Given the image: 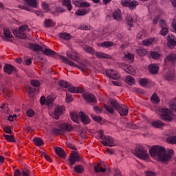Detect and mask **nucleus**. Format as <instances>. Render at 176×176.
<instances>
[{
	"instance_id": "f257e3e1",
	"label": "nucleus",
	"mask_w": 176,
	"mask_h": 176,
	"mask_svg": "<svg viewBox=\"0 0 176 176\" xmlns=\"http://www.w3.org/2000/svg\"><path fill=\"white\" fill-rule=\"evenodd\" d=\"M149 153L151 157H157L162 163L167 164L170 162L174 155V150L166 148L160 146H153L150 150Z\"/></svg>"
},
{
	"instance_id": "f03ea898",
	"label": "nucleus",
	"mask_w": 176,
	"mask_h": 176,
	"mask_svg": "<svg viewBox=\"0 0 176 176\" xmlns=\"http://www.w3.org/2000/svg\"><path fill=\"white\" fill-rule=\"evenodd\" d=\"M109 102L111 107H113L116 111H118L121 116H127L129 114V107H127V106L120 104L115 99H110Z\"/></svg>"
},
{
	"instance_id": "7ed1b4c3",
	"label": "nucleus",
	"mask_w": 176,
	"mask_h": 176,
	"mask_svg": "<svg viewBox=\"0 0 176 176\" xmlns=\"http://www.w3.org/2000/svg\"><path fill=\"white\" fill-rule=\"evenodd\" d=\"M134 155L142 159V160H148L149 158V154H148V150L144 148L142 146H137L135 148Z\"/></svg>"
},
{
	"instance_id": "20e7f679",
	"label": "nucleus",
	"mask_w": 176,
	"mask_h": 176,
	"mask_svg": "<svg viewBox=\"0 0 176 176\" xmlns=\"http://www.w3.org/2000/svg\"><path fill=\"white\" fill-rule=\"evenodd\" d=\"M100 140H102V144L104 146H115V140L112 137L104 135V131L100 130L98 132Z\"/></svg>"
},
{
	"instance_id": "39448f33",
	"label": "nucleus",
	"mask_w": 176,
	"mask_h": 176,
	"mask_svg": "<svg viewBox=\"0 0 176 176\" xmlns=\"http://www.w3.org/2000/svg\"><path fill=\"white\" fill-rule=\"evenodd\" d=\"M160 112V118L162 120L166 122H171L173 118L171 117V111L166 107H159Z\"/></svg>"
},
{
	"instance_id": "423d86ee",
	"label": "nucleus",
	"mask_w": 176,
	"mask_h": 176,
	"mask_svg": "<svg viewBox=\"0 0 176 176\" xmlns=\"http://www.w3.org/2000/svg\"><path fill=\"white\" fill-rule=\"evenodd\" d=\"M74 127L69 124L63 123L60 124V128H54L52 131L54 134H63L64 131H72Z\"/></svg>"
},
{
	"instance_id": "0eeeda50",
	"label": "nucleus",
	"mask_w": 176,
	"mask_h": 176,
	"mask_svg": "<svg viewBox=\"0 0 176 176\" xmlns=\"http://www.w3.org/2000/svg\"><path fill=\"white\" fill-rule=\"evenodd\" d=\"M82 97L89 104H97V99L93 94L85 92L82 94Z\"/></svg>"
},
{
	"instance_id": "6e6552de",
	"label": "nucleus",
	"mask_w": 176,
	"mask_h": 176,
	"mask_svg": "<svg viewBox=\"0 0 176 176\" xmlns=\"http://www.w3.org/2000/svg\"><path fill=\"white\" fill-rule=\"evenodd\" d=\"M56 100V98H54V95H50L46 98L45 96H41L40 99V102L41 105H52L53 104V102Z\"/></svg>"
},
{
	"instance_id": "1a4fd4ad",
	"label": "nucleus",
	"mask_w": 176,
	"mask_h": 176,
	"mask_svg": "<svg viewBox=\"0 0 176 176\" xmlns=\"http://www.w3.org/2000/svg\"><path fill=\"white\" fill-rule=\"evenodd\" d=\"M168 138H166V142L168 144H176V132L174 130H169L167 133Z\"/></svg>"
},
{
	"instance_id": "9d476101",
	"label": "nucleus",
	"mask_w": 176,
	"mask_h": 176,
	"mask_svg": "<svg viewBox=\"0 0 176 176\" xmlns=\"http://www.w3.org/2000/svg\"><path fill=\"white\" fill-rule=\"evenodd\" d=\"M64 112V107L63 106H56L54 109V111L52 113V118L54 119H59L60 116L63 115Z\"/></svg>"
},
{
	"instance_id": "9b49d317",
	"label": "nucleus",
	"mask_w": 176,
	"mask_h": 176,
	"mask_svg": "<svg viewBox=\"0 0 176 176\" xmlns=\"http://www.w3.org/2000/svg\"><path fill=\"white\" fill-rule=\"evenodd\" d=\"M66 55L74 61H78L79 60V54L74 50L67 52Z\"/></svg>"
},
{
	"instance_id": "f8f14e48",
	"label": "nucleus",
	"mask_w": 176,
	"mask_h": 176,
	"mask_svg": "<svg viewBox=\"0 0 176 176\" xmlns=\"http://www.w3.org/2000/svg\"><path fill=\"white\" fill-rule=\"evenodd\" d=\"M29 49L33 52H43V47L34 43H29Z\"/></svg>"
},
{
	"instance_id": "ddd939ff",
	"label": "nucleus",
	"mask_w": 176,
	"mask_h": 176,
	"mask_svg": "<svg viewBox=\"0 0 176 176\" xmlns=\"http://www.w3.org/2000/svg\"><path fill=\"white\" fill-rule=\"evenodd\" d=\"M73 3L75 6L81 8H89V6H90V3L82 0H73Z\"/></svg>"
},
{
	"instance_id": "4468645a",
	"label": "nucleus",
	"mask_w": 176,
	"mask_h": 176,
	"mask_svg": "<svg viewBox=\"0 0 176 176\" xmlns=\"http://www.w3.org/2000/svg\"><path fill=\"white\" fill-rule=\"evenodd\" d=\"M27 28H28V26L27 25H24L19 27V33L20 39H25V38H27V34L24 33Z\"/></svg>"
},
{
	"instance_id": "2eb2a0df",
	"label": "nucleus",
	"mask_w": 176,
	"mask_h": 176,
	"mask_svg": "<svg viewBox=\"0 0 176 176\" xmlns=\"http://www.w3.org/2000/svg\"><path fill=\"white\" fill-rule=\"evenodd\" d=\"M122 68L123 70L125 71V72H127V74H130V75H134V74H135V71H134V69H133V66L131 65L122 63Z\"/></svg>"
},
{
	"instance_id": "dca6fc26",
	"label": "nucleus",
	"mask_w": 176,
	"mask_h": 176,
	"mask_svg": "<svg viewBox=\"0 0 176 176\" xmlns=\"http://www.w3.org/2000/svg\"><path fill=\"white\" fill-rule=\"evenodd\" d=\"M3 31L5 35V36H3V39L6 42H8V41H10V39H8V38H12V32L8 28H4ZM10 42H12V41L10 40Z\"/></svg>"
},
{
	"instance_id": "f3484780",
	"label": "nucleus",
	"mask_w": 176,
	"mask_h": 176,
	"mask_svg": "<svg viewBox=\"0 0 176 176\" xmlns=\"http://www.w3.org/2000/svg\"><path fill=\"white\" fill-rule=\"evenodd\" d=\"M167 38L168 47H174V46H176V38L174 35L169 34Z\"/></svg>"
},
{
	"instance_id": "a211bd4d",
	"label": "nucleus",
	"mask_w": 176,
	"mask_h": 176,
	"mask_svg": "<svg viewBox=\"0 0 176 176\" xmlns=\"http://www.w3.org/2000/svg\"><path fill=\"white\" fill-rule=\"evenodd\" d=\"M112 16L116 21H122V12L120 9H116L112 14Z\"/></svg>"
},
{
	"instance_id": "6ab92c4d",
	"label": "nucleus",
	"mask_w": 176,
	"mask_h": 176,
	"mask_svg": "<svg viewBox=\"0 0 176 176\" xmlns=\"http://www.w3.org/2000/svg\"><path fill=\"white\" fill-rule=\"evenodd\" d=\"M69 162L70 166H74L76 162H79L80 160V158L79 157V155L78 154H74L72 155H70L69 157Z\"/></svg>"
},
{
	"instance_id": "aec40b11",
	"label": "nucleus",
	"mask_w": 176,
	"mask_h": 176,
	"mask_svg": "<svg viewBox=\"0 0 176 176\" xmlns=\"http://www.w3.org/2000/svg\"><path fill=\"white\" fill-rule=\"evenodd\" d=\"M95 173H105L107 169L104 168V164L102 163H98L94 166Z\"/></svg>"
},
{
	"instance_id": "412c9836",
	"label": "nucleus",
	"mask_w": 176,
	"mask_h": 176,
	"mask_svg": "<svg viewBox=\"0 0 176 176\" xmlns=\"http://www.w3.org/2000/svg\"><path fill=\"white\" fill-rule=\"evenodd\" d=\"M79 116L81 120V122L84 123V124H89L90 123V118H89L85 113L80 111L79 113Z\"/></svg>"
},
{
	"instance_id": "4be33fe9",
	"label": "nucleus",
	"mask_w": 176,
	"mask_h": 176,
	"mask_svg": "<svg viewBox=\"0 0 176 176\" xmlns=\"http://www.w3.org/2000/svg\"><path fill=\"white\" fill-rule=\"evenodd\" d=\"M55 152L56 155H58V156H59L60 157H62V159H65V157H67V154L65 153V151L60 147L55 148Z\"/></svg>"
},
{
	"instance_id": "5701e85b",
	"label": "nucleus",
	"mask_w": 176,
	"mask_h": 176,
	"mask_svg": "<svg viewBox=\"0 0 176 176\" xmlns=\"http://www.w3.org/2000/svg\"><path fill=\"white\" fill-rule=\"evenodd\" d=\"M68 91L69 93H83L84 89L79 87H73L72 85L70 84Z\"/></svg>"
},
{
	"instance_id": "b1692460",
	"label": "nucleus",
	"mask_w": 176,
	"mask_h": 176,
	"mask_svg": "<svg viewBox=\"0 0 176 176\" xmlns=\"http://www.w3.org/2000/svg\"><path fill=\"white\" fill-rule=\"evenodd\" d=\"M25 3L30 6V8H33L34 9H36L38 8V0H23Z\"/></svg>"
},
{
	"instance_id": "393cba45",
	"label": "nucleus",
	"mask_w": 176,
	"mask_h": 176,
	"mask_svg": "<svg viewBox=\"0 0 176 176\" xmlns=\"http://www.w3.org/2000/svg\"><path fill=\"white\" fill-rule=\"evenodd\" d=\"M124 61L129 63V64H131V63L134 61V54L130 52L124 53Z\"/></svg>"
},
{
	"instance_id": "a878e982",
	"label": "nucleus",
	"mask_w": 176,
	"mask_h": 176,
	"mask_svg": "<svg viewBox=\"0 0 176 176\" xmlns=\"http://www.w3.org/2000/svg\"><path fill=\"white\" fill-rule=\"evenodd\" d=\"M3 69L4 72L10 75L12 72H14V71H16V67L12 65L7 64L4 66Z\"/></svg>"
},
{
	"instance_id": "bb28decb",
	"label": "nucleus",
	"mask_w": 176,
	"mask_h": 176,
	"mask_svg": "<svg viewBox=\"0 0 176 176\" xmlns=\"http://www.w3.org/2000/svg\"><path fill=\"white\" fill-rule=\"evenodd\" d=\"M166 80H174V72L173 69H169L164 76Z\"/></svg>"
},
{
	"instance_id": "cd10ccee",
	"label": "nucleus",
	"mask_w": 176,
	"mask_h": 176,
	"mask_svg": "<svg viewBox=\"0 0 176 176\" xmlns=\"http://www.w3.org/2000/svg\"><path fill=\"white\" fill-rule=\"evenodd\" d=\"M98 46L100 47H105L106 49H108L109 47H112L113 46H115V43L111 41H104L102 43H100L98 44Z\"/></svg>"
},
{
	"instance_id": "c85d7f7f",
	"label": "nucleus",
	"mask_w": 176,
	"mask_h": 176,
	"mask_svg": "<svg viewBox=\"0 0 176 176\" xmlns=\"http://www.w3.org/2000/svg\"><path fill=\"white\" fill-rule=\"evenodd\" d=\"M148 71L151 74H156L159 71V66L156 64H151L148 66Z\"/></svg>"
},
{
	"instance_id": "c756f323",
	"label": "nucleus",
	"mask_w": 176,
	"mask_h": 176,
	"mask_svg": "<svg viewBox=\"0 0 176 176\" xmlns=\"http://www.w3.org/2000/svg\"><path fill=\"white\" fill-rule=\"evenodd\" d=\"M126 24H128L129 27H133V24L135 23V19L133 18V16L131 14H127L126 16Z\"/></svg>"
},
{
	"instance_id": "7c9ffc66",
	"label": "nucleus",
	"mask_w": 176,
	"mask_h": 176,
	"mask_svg": "<svg viewBox=\"0 0 176 176\" xmlns=\"http://www.w3.org/2000/svg\"><path fill=\"white\" fill-rule=\"evenodd\" d=\"M60 58L65 63V64H67V65H69L70 67H76V65L74 62L69 60V59L67 58V57L60 56Z\"/></svg>"
},
{
	"instance_id": "2f4dec72",
	"label": "nucleus",
	"mask_w": 176,
	"mask_h": 176,
	"mask_svg": "<svg viewBox=\"0 0 176 176\" xmlns=\"http://www.w3.org/2000/svg\"><path fill=\"white\" fill-rule=\"evenodd\" d=\"M71 119L73 120V122H75L76 123H79V119L80 116L79 114L76 113V111H73L70 113Z\"/></svg>"
},
{
	"instance_id": "473e14b6",
	"label": "nucleus",
	"mask_w": 176,
	"mask_h": 176,
	"mask_svg": "<svg viewBox=\"0 0 176 176\" xmlns=\"http://www.w3.org/2000/svg\"><path fill=\"white\" fill-rule=\"evenodd\" d=\"M44 25L45 28H50L51 27H54V25H56V23L53 21V20L48 19L45 20Z\"/></svg>"
},
{
	"instance_id": "72a5a7b5",
	"label": "nucleus",
	"mask_w": 176,
	"mask_h": 176,
	"mask_svg": "<svg viewBox=\"0 0 176 176\" xmlns=\"http://www.w3.org/2000/svg\"><path fill=\"white\" fill-rule=\"evenodd\" d=\"M151 124L152 126H153V127H156L157 129H162V127L164 126V123L159 120L153 121L151 122Z\"/></svg>"
},
{
	"instance_id": "f704fd0d",
	"label": "nucleus",
	"mask_w": 176,
	"mask_h": 176,
	"mask_svg": "<svg viewBox=\"0 0 176 176\" xmlns=\"http://www.w3.org/2000/svg\"><path fill=\"white\" fill-rule=\"evenodd\" d=\"M41 52H43V54H45V56H56V52L49 48H45L44 50L43 48V51Z\"/></svg>"
},
{
	"instance_id": "c9c22d12",
	"label": "nucleus",
	"mask_w": 176,
	"mask_h": 176,
	"mask_svg": "<svg viewBox=\"0 0 176 176\" xmlns=\"http://www.w3.org/2000/svg\"><path fill=\"white\" fill-rule=\"evenodd\" d=\"M125 82L127 85H129V86H133V85L135 83V79L131 76H128L125 78Z\"/></svg>"
},
{
	"instance_id": "e433bc0d",
	"label": "nucleus",
	"mask_w": 176,
	"mask_h": 176,
	"mask_svg": "<svg viewBox=\"0 0 176 176\" xmlns=\"http://www.w3.org/2000/svg\"><path fill=\"white\" fill-rule=\"evenodd\" d=\"M96 56L97 58H102V59L111 58V56L109 54H104L100 52H96Z\"/></svg>"
},
{
	"instance_id": "4c0bfd02",
	"label": "nucleus",
	"mask_w": 176,
	"mask_h": 176,
	"mask_svg": "<svg viewBox=\"0 0 176 176\" xmlns=\"http://www.w3.org/2000/svg\"><path fill=\"white\" fill-rule=\"evenodd\" d=\"M83 50L86 52V53H89V54H96V50L89 45H86L83 47Z\"/></svg>"
},
{
	"instance_id": "58836bf2",
	"label": "nucleus",
	"mask_w": 176,
	"mask_h": 176,
	"mask_svg": "<svg viewBox=\"0 0 176 176\" xmlns=\"http://www.w3.org/2000/svg\"><path fill=\"white\" fill-rule=\"evenodd\" d=\"M59 36L61 38V39H64L65 41H69L72 38V36L67 32L60 33Z\"/></svg>"
},
{
	"instance_id": "ea45409f",
	"label": "nucleus",
	"mask_w": 176,
	"mask_h": 176,
	"mask_svg": "<svg viewBox=\"0 0 176 176\" xmlns=\"http://www.w3.org/2000/svg\"><path fill=\"white\" fill-rule=\"evenodd\" d=\"M3 136L6 138V141L8 142H16V138L13 135H6L3 134Z\"/></svg>"
},
{
	"instance_id": "a19ab883",
	"label": "nucleus",
	"mask_w": 176,
	"mask_h": 176,
	"mask_svg": "<svg viewBox=\"0 0 176 176\" xmlns=\"http://www.w3.org/2000/svg\"><path fill=\"white\" fill-rule=\"evenodd\" d=\"M62 3L63 6L67 7L68 10H72L71 0H62Z\"/></svg>"
},
{
	"instance_id": "79ce46f5",
	"label": "nucleus",
	"mask_w": 176,
	"mask_h": 176,
	"mask_svg": "<svg viewBox=\"0 0 176 176\" xmlns=\"http://www.w3.org/2000/svg\"><path fill=\"white\" fill-rule=\"evenodd\" d=\"M137 6H138V3L137 2V1H130L129 0V4L128 6V8H129V9H131V10H134V9H135V8H137Z\"/></svg>"
},
{
	"instance_id": "37998d69",
	"label": "nucleus",
	"mask_w": 176,
	"mask_h": 176,
	"mask_svg": "<svg viewBox=\"0 0 176 176\" xmlns=\"http://www.w3.org/2000/svg\"><path fill=\"white\" fill-rule=\"evenodd\" d=\"M74 171L77 173V174H82L83 171H85V166L83 165H78L74 167Z\"/></svg>"
},
{
	"instance_id": "c03bdc74",
	"label": "nucleus",
	"mask_w": 176,
	"mask_h": 176,
	"mask_svg": "<svg viewBox=\"0 0 176 176\" xmlns=\"http://www.w3.org/2000/svg\"><path fill=\"white\" fill-rule=\"evenodd\" d=\"M59 86L61 87H64L65 89H68L69 87H71V83L65 81V80H60L58 82Z\"/></svg>"
},
{
	"instance_id": "a18cd8bd",
	"label": "nucleus",
	"mask_w": 176,
	"mask_h": 176,
	"mask_svg": "<svg viewBox=\"0 0 176 176\" xmlns=\"http://www.w3.org/2000/svg\"><path fill=\"white\" fill-rule=\"evenodd\" d=\"M109 78H110L111 79H114L115 80H118V79H120V74H119V72L113 70L111 76H110Z\"/></svg>"
},
{
	"instance_id": "49530a36",
	"label": "nucleus",
	"mask_w": 176,
	"mask_h": 176,
	"mask_svg": "<svg viewBox=\"0 0 176 176\" xmlns=\"http://www.w3.org/2000/svg\"><path fill=\"white\" fill-rule=\"evenodd\" d=\"M35 91H36L37 93L39 91V88H32V87H29V96L30 97H31L32 98H34V93Z\"/></svg>"
},
{
	"instance_id": "de8ad7c7",
	"label": "nucleus",
	"mask_w": 176,
	"mask_h": 176,
	"mask_svg": "<svg viewBox=\"0 0 176 176\" xmlns=\"http://www.w3.org/2000/svg\"><path fill=\"white\" fill-rule=\"evenodd\" d=\"M150 57L154 60H157L160 58V54L156 51H151L150 52Z\"/></svg>"
},
{
	"instance_id": "09e8293b",
	"label": "nucleus",
	"mask_w": 176,
	"mask_h": 176,
	"mask_svg": "<svg viewBox=\"0 0 176 176\" xmlns=\"http://www.w3.org/2000/svg\"><path fill=\"white\" fill-rule=\"evenodd\" d=\"M151 102L153 104H158V102H160V99L159 98V96H157V94L156 93H154L151 98Z\"/></svg>"
},
{
	"instance_id": "8fccbe9b",
	"label": "nucleus",
	"mask_w": 176,
	"mask_h": 176,
	"mask_svg": "<svg viewBox=\"0 0 176 176\" xmlns=\"http://www.w3.org/2000/svg\"><path fill=\"white\" fill-rule=\"evenodd\" d=\"M87 13H89V11L87 10L82 9L77 10L75 14H76V16H85V14H87Z\"/></svg>"
},
{
	"instance_id": "3c124183",
	"label": "nucleus",
	"mask_w": 176,
	"mask_h": 176,
	"mask_svg": "<svg viewBox=\"0 0 176 176\" xmlns=\"http://www.w3.org/2000/svg\"><path fill=\"white\" fill-rule=\"evenodd\" d=\"M169 108L176 112V98H175L171 102L169 103Z\"/></svg>"
},
{
	"instance_id": "603ef678",
	"label": "nucleus",
	"mask_w": 176,
	"mask_h": 176,
	"mask_svg": "<svg viewBox=\"0 0 176 176\" xmlns=\"http://www.w3.org/2000/svg\"><path fill=\"white\" fill-rule=\"evenodd\" d=\"M153 41H155L154 38H148V39L144 40L142 42V45L144 46H151V45L153 43Z\"/></svg>"
},
{
	"instance_id": "864d4df0",
	"label": "nucleus",
	"mask_w": 176,
	"mask_h": 176,
	"mask_svg": "<svg viewBox=\"0 0 176 176\" xmlns=\"http://www.w3.org/2000/svg\"><path fill=\"white\" fill-rule=\"evenodd\" d=\"M166 60H168V61H170V63H175L176 55L174 54H170L166 57Z\"/></svg>"
},
{
	"instance_id": "5fc2aeb1",
	"label": "nucleus",
	"mask_w": 176,
	"mask_h": 176,
	"mask_svg": "<svg viewBox=\"0 0 176 176\" xmlns=\"http://www.w3.org/2000/svg\"><path fill=\"white\" fill-rule=\"evenodd\" d=\"M78 68H79V69L82 71V72H85V71H87V69H88L87 65H86L83 63H80L78 66Z\"/></svg>"
},
{
	"instance_id": "6e6d98bb",
	"label": "nucleus",
	"mask_w": 176,
	"mask_h": 176,
	"mask_svg": "<svg viewBox=\"0 0 176 176\" xmlns=\"http://www.w3.org/2000/svg\"><path fill=\"white\" fill-rule=\"evenodd\" d=\"M34 143L37 146H41V145H43V140L42 139H41L40 138H36L34 140Z\"/></svg>"
},
{
	"instance_id": "4d7b16f0",
	"label": "nucleus",
	"mask_w": 176,
	"mask_h": 176,
	"mask_svg": "<svg viewBox=\"0 0 176 176\" xmlns=\"http://www.w3.org/2000/svg\"><path fill=\"white\" fill-rule=\"evenodd\" d=\"M161 30L160 32V35L162 36H166L168 34V26L166 28H161Z\"/></svg>"
},
{
	"instance_id": "13d9d810",
	"label": "nucleus",
	"mask_w": 176,
	"mask_h": 176,
	"mask_svg": "<svg viewBox=\"0 0 176 176\" xmlns=\"http://www.w3.org/2000/svg\"><path fill=\"white\" fill-rule=\"evenodd\" d=\"M139 83L142 86V87H145V86L149 83V80H148L146 78H141L139 80Z\"/></svg>"
},
{
	"instance_id": "bf43d9fd",
	"label": "nucleus",
	"mask_w": 176,
	"mask_h": 176,
	"mask_svg": "<svg viewBox=\"0 0 176 176\" xmlns=\"http://www.w3.org/2000/svg\"><path fill=\"white\" fill-rule=\"evenodd\" d=\"M104 108L106 109V111H107V112H109V113H111V115L115 113V110L110 106H108V104H104Z\"/></svg>"
},
{
	"instance_id": "052dcab7",
	"label": "nucleus",
	"mask_w": 176,
	"mask_h": 176,
	"mask_svg": "<svg viewBox=\"0 0 176 176\" xmlns=\"http://www.w3.org/2000/svg\"><path fill=\"white\" fill-rule=\"evenodd\" d=\"M65 101L67 103L72 102V101H74V98L71 94H66Z\"/></svg>"
},
{
	"instance_id": "680f3d73",
	"label": "nucleus",
	"mask_w": 176,
	"mask_h": 176,
	"mask_svg": "<svg viewBox=\"0 0 176 176\" xmlns=\"http://www.w3.org/2000/svg\"><path fill=\"white\" fill-rule=\"evenodd\" d=\"M18 8H19L20 9H22L23 10H26L27 12H32V10H33L32 8H29L27 6L19 5V6H18Z\"/></svg>"
},
{
	"instance_id": "e2e57ef3",
	"label": "nucleus",
	"mask_w": 176,
	"mask_h": 176,
	"mask_svg": "<svg viewBox=\"0 0 176 176\" xmlns=\"http://www.w3.org/2000/svg\"><path fill=\"white\" fill-rule=\"evenodd\" d=\"M31 85L33 86V87H39L41 86V82H39V81L37 80H32L31 81Z\"/></svg>"
},
{
	"instance_id": "0e129e2a",
	"label": "nucleus",
	"mask_w": 176,
	"mask_h": 176,
	"mask_svg": "<svg viewBox=\"0 0 176 176\" xmlns=\"http://www.w3.org/2000/svg\"><path fill=\"white\" fill-rule=\"evenodd\" d=\"M3 131L7 134H12L13 132L12 131V127L10 126H7L3 128Z\"/></svg>"
},
{
	"instance_id": "69168bd1",
	"label": "nucleus",
	"mask_w": 176,
	"mask_h": 176,
	"mask_svg": "<svg viewBox=\"0 0 176 176\" xmlns=\"http://www.w3.org/2000/svg\"><path fill=\"white\" fill-rule=\"evenodd\" d=\"M0 108L3 109L6 113H9V107H8V104L6 103H3Z\"/></svg>"
},
{
	"instance_id": "338daca9",
	"label": "nucleus",
	"mask_w": 176,
	"mask_h": 176,
	"mask_svg": "<svg viewBox=\"0 0 176 176\" xmlns=\"http://www.w3.org/2000/svg\"><path fill=\"white\" fill-rule=\"evenodd\" d=\"M26 115L28 116V118H32L34 115H35V111L32 109H28L26 111Z\"/></svg>"
},
{
	"instance_id": "774afa93",
	"label": "nucleus",
	"mask_w": 176,
	"mask_h": 176,
	"mask_svg": "<svg viewBox=\"0 0 176 176\" xmlns=\"http://www.w3.org/2000/svg\"><path fill=\"white\" fill-rule=\"evenodd\" d=\"M138 54L141 57H144L146 54V51L145 50H138Z\"/></svg>"
}]
</instances>
